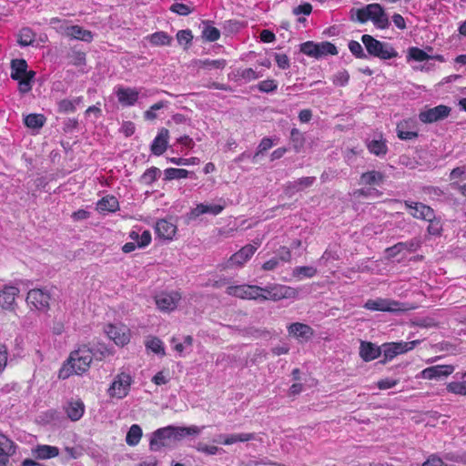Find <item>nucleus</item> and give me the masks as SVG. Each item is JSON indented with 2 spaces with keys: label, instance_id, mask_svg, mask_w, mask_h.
<instances>
[{
  "label": "nucleus",
  "instance_id": "1",
  "mask_svg": "<svg viewBox=\"0 0 466 466\" xmlns=\"http://www.w3.org/2000/svg\"><path fill=\"white\" fill-rule=\"evenodd\" d=\"M94 353L86 346H81L72 351L67 362L59 370V378L66 379L72 374L86 372L93 360Z\"/></svg>",
  "mask_w": 466,
  "mask_h": 466
},
{
  "label": "nucleus",
  "instance_id": "2",
  "mask_svg": "<svg viewBox=\"0 0 466 466\" xmlns=\"http://www.w3.org/2000/svg\"><path fill=\"white\" fill-rule=\"evenodd\" d=\"M351 20L361 24L370 20L373 25L380 29H386L390 25V21L383 7L380 4H369L362 8L350 10Z\"/></svg>",
  "mask_w": 466,
  "mask_h": 466
},
{
  "label": "nucleus",
  "instance_id": "3",
  "mask_svg": "<svg viewBox=\"0 0 466 466\" xmlns=\"http://www.w3.org/2000/svg\"><path fill=\"white\" fill-rule=\"evenodd\" d=\"M11 77L18 82V89L22 94H26L32 89V82L35 72L27 70V63L24 59H15L11 63Z\"/></svg>",
  "mask_w": 466,
  "mask_h": 466
},
{
  "label": "nucleus",
  "instance_id": "4",
  "mask_svg": "<svg viewBox=\"0 0 466 466\" xmlns=\"http://www.w3.org/2000/svg\"><path fill=\"white\" fill-rule=\"evenodd\" d=\"M361 41L369 55L382 60L391 59L398 56V52L393 46L385 42H380L370 35H363Z\"/></svg>",
  "mask_w": 466,
  "mask_h": 466
},
{
  "label": "nucleus",
  "instance_id": "5",
  "mask_svg": "<svg viewBox=\"0 0 466 466\" xmlns=\"http://www.w3.org/2000/svg\"><path fill=\"white\" fill-rule=\"evenodd\" d=\"M133 382L134 380L129 373L125 371L119 372L114 377L107 389V395L110 398L122 400L128 395Z\"/></svg>",
  "mask_w": 466,
  "mask_h": 466
},
{
  "label": "nucleus",
  "instance_id": "6",
  "mask_svg": "<svg viewBox=\"0 0 466 466\" xmlns=\"http://www.w3.org/2000/svg\"><path fill=\"white\" fill-rule=\"evenodd\" d=\"M297 293L294 288L280 284H271L262 288V296L260 299L278 301L283 299L295 298Z\"/></svg>",
  "mask_w": 466,
  "mask_h": 466
},
{
  "label": "nucleus",
  "instance_id": "7",
  "mask_svg": "<svg viewBox=\"0 0 466 466\" xmlns=\"http://www.w3.org/2000/svg\"><path fill=\"white\" fill-rule=\"evenodd\" d=\"M61 24L57 28L61 33L65 34L66 36L90 42L93 39V35L90 31L82 28L79 25H66L65 22L57 18L54 17L50 20V25L56 26V25Z\"/></svg>",
  "mask_w": 466,
  "mask_h": 466
},
{
  "label": "nucleus",
  "instance_id": "8",
  "mask_svg": "<svg viewBox=\"0 0 466 466\" xmlns=\"http://www.w3.org/2000/svg\"><path fill=\"white\" fill-rule=\"evenodd\" d=\"M364 308L369 310L386 311V312H397L407 310L408 308L393 299L377 298L375 299H368L364 304Z\"/></svg>",
  "mask_w": 466,
  "mask_h": 466
},
{
  "label": "nucleus",
  "instance_id": "9",
  "mask_svg": "<svg viewBox=\"0 0 466 466\" xmlns=\"http://www.w3.org/2000/svg\"><path fill=\"white\" fill-rule=\"evenodd\" d=\"M226 292L241 299H258L262 296V288L257 285H232L227 288Z\"/></svg>",
  "mask_w": 466,
  "mask_h": 466
},
{
  "label": "nucleus",
  "instance_id": "10",
  "mask_svg": "<svg viewBox=\"0 0 466 466\" xmlns=\"http://www.w3.org/2000/svg\"><path fill=\"white\" fill-rule=\"evenodd\" d=\"M50 294L41 289H33L28 291L26 296V303L32 309L39 311H47L50 306Z\"/></svg>",
  "mask_w": 466,
  "mask_h": 466
},
{
  "label": "nucleus",
  "instance_id": "11",
  "mask_svg": "<svg viewBox=\"0 0 466 466\" xmlns=\"http://www.w3.org/2000/svg\"><path fill=\"white\" fill-rule=\"evenodd\" d=\"M105 332L117 346L123 347L130 341V329L124 324H107Z\"/></svg>",
  "mask_w": 466,
  "mask_h": 466
},
{
  "label": "nucleus",
  "instance_id": "12",
  "mask_svg": "<svg viewBox=\"0 0 466 466\" xmlns=\"http://www.w3.org/2000/svg\"><path fill=\"white\" fill-rule=\"evenodd\" d=\"M175 443L173 434H171L170 427H164L153 432L150 439L149 446L154 451H159L163 447H170Z\"/></svg>",
  "mask_w": 466,
  "mask_h": 466
},
{
  "label": "nucleus",
  "instance_id": "13",
  "mask_svg": "<svg viewBox=\"0 0 466 466\" xmlns=\"http://www.w3.org/2000/svg\"><path fill=\"white\" fill-rule=\"evenodd\" d=\"M181 299L177 291L161 292L155 297L157 307L162 311L174 310Z\"/></svg>",
  "mask_w": 466,
  "mask_h": 466
},
{
  "label": "nucleus",
  "instance_id": "14",
  "mask_svg": "<svg viewBox=\"0 0 466 466\" xmlns=\"http://www.w3.org/2000/svg\"><path fill=\"white\" fill-rule=\"evenodd\" d=\"M404 205L410 210V215L416 219L427 221L433 218L435 211L428 205L409 200L404 201Z\"/></svg>",
  "mask_w": 466,
  "mask_h": 466
},
{
  "label": "nucleus",
  "instance_id": "15",
  "mask_svg": "<svg viewBox=\"0 0 466 466\" xmlns=\"http://www.w3.org/2000/svg\"><path fill=\"white\" fill-rule=\"evenodd\" d=\"M450 107L440 105L421 111L419 115V118L423 123H433L444 119L450 115Z\"/></svg>",
  "mask_w": 466,
  "mask_h": 466
},
{
  "label": "nucleus",
  "instance_id": "16",
  "mask_svg": "<svg viewBox=\"0 0 466 466\" xmlns=\"http://www.w3.org/2000/svg\"><path fill=\"white\" fill-rule=\"evenodd\" d=\"M287 329L289 335L292 336L299 341H308L314 335L313 329L310 326L301 322L291 323L288 326Z\"/></svg>",
  "mask_w": 466,
  "mask_h": 466
},
{
  "label": "nucleus",
  "instance_id": "17",
  "mask_svg": "<svg viewBox=\"0 0 466 466\" xmlns=\"http://www.w3.org/2000/svg\"><path fill=\"white\" fill-rule=\"evenodd\" d=\"M19 294V289L14 286H5L0 290V309L4 310H14L15 306V298Z\"/></svg>",
  "mask_w": 466,
  "mask_h": 466
},
{
  "label": "nucleus",
  "instance_id": "18",
  "mask_svg": "<svg viewBox=\"0 0 466 466\" xmlns=\"http://www.w3.org/2000/svg\"><path fill=\"white\" fill-rule=\"evenodd\" d=\"M454 371L452 365H435L424 369L420 377L426 380H438L441 378L448 377Z\"/></svg>",
  "mask_w": 466,
  "mask_h": 466
},
{
  "label": "nucleus",
  "instance_id": "19",
  "mask_svg": "<svg viewBox=\"0 0 466 466\" xmlns=\"http://www.w3.org/2000/svg\"><path fill=\"white\" fill-rule=\"evenodd\" d=\"M155 230L158 238L172 240L177 233V228L171 220L160 219L156 223Z\"/></svg>",
  "mask_w": 466,
  "mask_h": 466
},
{
  "label": "nucleus",
  "instance_id": "20",
  "mask_svg": "<svg viewBox=\"0 0 466 466\" xmlns=\"http://www.w3.org/2000/svg\"><path fill=\"white\" fill-rule=\"evenodd\" d=\"M118 102L124 106H131L138 99L139 91L136 88L119 86L116 90Z\"/></svg>",
  "mask_w": 466,
  "mask_h": 466
},
{
  "label": "nucleus",
  "instance_id": "21",
  "mask_svg": "<svg viewBox=\"0 0 466 466\" xmlns=\"http://www.w3.org/2000/svg\"><path fill=\"white\" fill-rule=\"evenodd\" d=\"M397 134L402 140H411L418 137L416 121L413 119L403 120L397 125Z\"/></svg>",
  "mask_w": 466,
  "mask_h": 466
},
{
  "label": "nucleus",
  "instance_id": "22",
  "mask_svg": "<svg viewBox=\"0 0 466 466\" xmlns=\"http://www.w3.org/2000/svg\"><path fill=\"white\" fill-rule=\"evenodd\" d=\"M15 452L14 442L0 433V466H7L9 458Z\"/></svg>",
  "mask_w": 466,
  "mask_h": 466
},
{
  "label": "nucleus",
  "instance_id": "23",
  "mask_svg": "<svg viewBox=\"0 0 466 466\" xmlns=\"http://www.w3.org/2000/svg\"><path fill=\"white\" fill-rule=\"evenodd\" d=\"M257 248L254 245H246L230 257L229 262L232 265L241 267L254 255Z\"/></svg>",
  "mask_w": 466,
  "mask_h": 466
},
{
  "label": "nucleus",
  "instance_id": "24",
  "mask_svg": "<svg viewBox=\"0 0 466 466\" xmlns=\"http://www.w3.org/2000/svg\"><path fill=\"white\" fill-rule=\"evenodd\" d=\"M223 209V205L201 203L197 205V207L190 211L189 217L190 218H196L203 214H211L213 216H217L220 214Z\"/></svg>",
  "mask_w": 466,
  "mask_h": 466
},
{
  "label": "nucleus",
  "instance_id": "25",
  "mask_svg": "<svg viewBox=\"0 0 466 466\" xmlns=\"http://www.w3.org/2000/svg\"><path fill=\"white\" fill-rule=\"evenodd\" d=\"M169 427H170L171 434H173V439H174L175 443L183 440L187 436L198 435L201 432L202 429L204 428V427L199 428L196 425H192L189 427H176V426H169Z\"/></svg>",
  "mask_w": 466,
  "mask_h": 466
},
{
  "label": "nucleus",
  "instance_id": "26",
  "mask_svg": "<svg viewBox=\"0 0 466 466\" xmlns=\"http://www.w3.org/2000/svg\"><path fill=\"white\" fill-rule=\"evenodd\" d=\"M168 137L169 133L167 128L160 129L151 145V151L153 154L160 156L166 151Z\"/></svg>",
  "mask_w": 466,
  "mask_h": 466
},
{
  "label": "nucleus",
  "instance_id": "27",
  "mask_svg": "<svg viewBox=\"0 0 466 466\" xmlns=\"http://www.w3.org/2000/svg\"><path fill=\"white\" fill-rule=\"evenodd\" d=\"M255 433H233L229 435H219L218 441L223 445H232L237 442H246L255 440Z\"/></svg>",
  "mask_w": 466,
  "mask_h": 466
},
{
  "label": "nucleus",
  "instance_id": "28",
  "mask_svg": "<svg viewBox=\"0 0 466 466\" xmlns=\"http://www.w3.org/2000/svg\"><path fill=\"white\" fill-rule=\"evenodd\" d=\"M381 353L380 348L371 342L362 341L360 347V356L364 361H371Z\"/></svg>",
  "mask_w": 466,
  "mask_h": 466
},
{
  "label": "nucleus",
  "instance_id": "29",
  "mask_svg": "<svg viewBox=\"0 0 466 466\" xmlns=\"http://www.w3.org/2000/svg\"><path fill=\"white\" fill-rule=\"evenodd\" d=\"M32 453L38 460H47L58 456L59 450L56 446L39 444L32 450Z\"/></svg>",
  "mask_w": 466,
  "mask_h": 466
},
{
  "label": "nucleus",
  "instance_id": "30",
  "mask_svg": "<svg viewBox=\"0 0 466 466\" xmlns=\"http://www.w3.org/2000/svg\"><path fill=\"white\" fill-rule=\"evenodd\" d=\"M367 147L371 154H374L378 157L386 155L388 151L386 141L381 136H380L378 138H374L369 141L367 143Z\"/></svg>",
  "mask_w": 466,
  "mask_h": 466
},
{
  "label": "nucleus",
  "instance_id": "31",
  "mask_svg": "<svg viewBox=\"0 0 466 466\" xmlns=\"http://www.w3.org/2000/svg\"><path fill=\"white\" fill-rule=\"evenodd\" d=\"M383 180L384 175L381 172L371 170L365 172L360 176V184L369 186L380 185L383 182Z\"/></svg>",
  "mask_w": 466,
  "mask_h": 466
},
{
  "label": "nucleus",
  "instance_id": "32",
  "mask_svg": "<svg viewBox=\"0 0 466 466\" xmlns=\"http://www.w3.org/2000/svg\"><path fill=\"white\" fill-rule=\"evenodd\" d=\"M146 39L155 46H170L172 37L164 31L156 32L146 37Z\"/></svg>",
  "mask_w": 466,
  "mask_h": 466
},
{
  "label": "nucleus",
  "instance_id": "33",
  "mask_svg": "<svg viewBox=\"0 0 466 466\" xmlns=\"http://www.w3.org/2000/svg\"><path fill=\"white\" fill-rule=\"evenodd\" d=\"M118 201L113 196H106L100 199L96 204V208L100 212H114L118 209Z\"/></svg>",
  "mask_w": 466,
  "mask_h": 466
},
{
  "label": "nucleus",
  "instance_id": "34",
  "mask_svg": "<svg viewBox=\"0 0 466 466\" xmlns=\"http://www.w3.org/2000/svg\"><path fill=\"white\" fill-rule=\"evenodd\" d=\"M446 389L452 394L466 396V371L462 374L461 380L449 382Z\"/></svg>",
  "mask_w": 466,
  "mask_h": 466
},
{
  "label": "nucleus",
  "instance_id": "35",
  "mask_svg": "<svg viewBox=\"0 0 466 466\" xmlns=\"http://www.w3.org/2000/svg\"><path fill=\"white\" fill-rule=\"evenodd\" d=\"M85 406L82 401H72L68 404L66 413L72 420H78L84 414Z\"/></svg>",
  "mask_w": 466,
  "mask_h": 466
},
{
  "label": "nucleus",
  "instance_id": "36",
  "mask_svg": "<svg viewBox=\"0 0 466 466\" xmlns=\"http://www.w3.org/2000/svg\"><path fill=\"white\" fill-rule=\"evenodd\" d=\"M142 437V430L139 425L134 424L127 431L126 441L129 446H136Z\"/></svg>",
  "mask_w": 466,
  "mask_h": 466
},
{
  "label": "nucleus",
  "instance_id": "37",
  "mask_svg": "<svg viewBox=\"0 0 466 466\" xmlns=\"http://www.w3.org/2000/svg\"><path fill=\"white\" fill-rule=\"evenodd\" d=\"M317 269L310 266L296 267L292 271V276L298 280L304 278H312L316 275Z\"/></svg>",
  "mask_w": 466,
  "mask_h": 466
},
{
  "label": "nucleus",
  "instance_id": "38",
  "mask_svg": "<svg viewBox=\"0 0 466 466\" xmlns=\"http://www.w3.org/2000/svg\"><path fill=\"white\" fill-rule=\"evenodd\" d=\"M146 347L152 352L164 356L166 354L163 342L157 337H150L146 340Z\"/></svg>",
  "mask_w": 466,
  "mask_h": 466
},
{
  "label": "nucleus",
  "instance_id": "39",
  "mask_svg": "<svg viewBox=\"0 0 466 466\" xmlns=\"http://www.w3.org/2000/svg\"><path fill=\"white\" fill-rule=\"evenodd\" d=\"M46 118L41 114H30L25 116V124L29 128H40L44 126Z\"/></svg>",
  "mask_w": 466,
  "mask_h": 466
},
{
  "label": "nucleus",
  "instance_id": "40",
  "mask_svg": "<svg viewBox=\"0 0 466 466\" xmlns=\"http://www.w3.org/2000/svg\"><path fill=\"white\" fill-rule=\"evenodd\" d=\"M189 175V171L183 168L169 167L165 170L167 180L186 178Z\"/></svg>",
  "mask_w": 466,
  "mask_h": 466
},
{
  "label": "nucleus",
  "instance_id": "41",
  "mask_svg": "<svg viewBox=\"0 0 466 466\" xmlns=\"http://www.w3.org/2000/svg\"><path fill=\"white\" fill-rule=\"evenodd\" d=\"M427 222H429V226L427 228V232L430 235L433 236H439L441 235L442 231V223L440 218L436 217V214L434 213L433 218L428 219Z\"/></svg>",
  "mask_w": 466,
  "mask_h": 466
},
{
  "label": "nucleus",
  "instance_id": "42",
  "mask_svg": "<svg viewBox=\"0 0 466 466\" xmlns=\"http://www.w3.org/2000/svg\"><path fill=\"white\" fill-rule=\"evenodd\" d=\"M35 41V34L30 28H23L18 35V43L21 46H27Z\"/></svg>",
  "mask_w": 466,
  "mask_h": 466
},
{
  "label": "nucleus",
  "instance_id": "43",
  "mask_svg": "<svg viewBox=\"0 0 466 466\" xmlns=\"http://www.w3.org/2000/svg\"><path fill=\"white\" fill-rule=\"evenodd\" d=\"M408 58L418 62H422L431 59V56L418 47H410L408 50Z\"/></svg>",
  "mask_w": 466,
  "mask_h": 466
},
{
  "label": "nucleus",
  "instance_id": "44",
  "mask_svg": "<svg viewBox=\"0 0 466 466\" xmlns=\"http://www.w3.org/2000/svg\"><path fill=\"white\" fill-rule=\"evenodd\" d=\"M159 175L160 170L157 167H152L145 171L141 177V181L146 185H150L157 180Z\"/></svg>",
  "mask_w": 466,
  "mask_h": 466
},
{
  "label": "nucleus",
  "instance_id": "45",
  "mask_svg": "<svg viewBox=\"0 0 466 466\" xmlns=\"http://www.w3.org/2000/svg\"><path fill=\"white\" fill-rule=\"evenodd\" d=\"M273 145H274V143H273V141L269 137L262 138V140L260 141V143L258 146L257 152L255 153V155L252 157V161L254 163H256L257 162V158L258 157V156L260 154H263L264 152H266L269 148H271L273 147Z\"/></svg>",
  "mask_w": 466,
  "mask_h": 466
},
{
  "label": "nucleus",
  "instance_id": "46",
  "mask_svg": "<svg viewBox=\"0 0 466 466\" xmlns=\"http://www.w3.org/2000/svg\"><path fill=\"white\" fill-rule=\"evenodd\" d=\"M337 53L336 46L329 42L318 44V57L325 55H336Z\"/></svg>",
  "mask_w": 466,
  "mask_h": 466
},
{
  "label": "nucleus",
  "instance_id": "47",
  "mask_svg": "<svg viewBox=\"0 0 466 466\" xmlns=\"http://www.w3.org/2000/svg\"><path fill=\"white\" fill-rule=\"evenodd\" d=\"M203 37L210 42L217 41L220 36V32L218 28L211 26V25H206L202 31Z\"/></svg>",
  "mask_w": 466,
  "mask_h": 466
},
{
  "label": "nucleus",
  "instance_id": "48",
  "mask_svg": "<svg viewBox=\"0 0 466 466\" xmlns=\"http://www.w3.org/2000/svg\"><path fill=\"white\" fill-rule=\"evenodd\" d=\"M171 342L174 344V350L181 354L185 350H187L192 346L193 339L191 336H186L183 342H177V339L173 338Z\"/></svg>",
  "mask_w": 466,
  "mask_h": 466
},
{
  "label": "nucleus",
  "instance_id": "49",
  "mask_svg": "<svg viewBox=\"0 0 466 466\" xmlns=\"http://www.w3.org/2000/svg\"><path fill=\"white\" fill-rule=\"evenodd\" d=\"M238 76L246 81H251L263 76L260 72H256L252 68H244L238 71Z\"/></svg>",
  "mask_w": 466,
  "mask_h": 466
},
{
  "label": "nucleus",
  "instance_id": "50",
  "mask_svg": "<svg viewBox=\"0 0 466 466\" xmlns=\"http://www.w3.org/2000/svg\"><path fill=\"white\" fill-rule=\"evenodd\" d=\"M300 51L309 56L318 58V44L311 41L303 43L300 46Z\"/></svg>",
  "mask_w": 466,
  "mask_h": 466
},
{
  "label": "nucleus",
  "instance_id": "51",
  "mask_svg": "<svg viewBox=\"0 0 466 466\" xmlns=\"http://www.w3.org/2000/svg\"><path fill=\"white\" fill-rule=\"evenodd\" d=\"M168 161L177 166H192L198 165L200 160L198 157L183 158V157H170Z\"/></svg>",
  "mask_w": 466,
  "mask_h": 466
},
{
  "label": "nucleus",
  "instance_id": "52",
  "mask_svg": "<svg viewBox=\"0 0 466 466\" xmlns=\"http://www.w3.org/2000/svg\"><path fill=\"white\" fill-rule=\"evenodd\" d=\"M196 450L199 452H202V453H205L208 455H215V454L218 453V451H220V449L217 446L208 445L203 442H198L196 445Z\"/></svg>",
  "mask_w": 466,
  "mask_h": 466
},
{
  "label": "nucleus",
  "instance_id": "53",
  "mask_svg": "<svg viewBox=\"0 0 466 466\" xmlns=\"http://www.w3.org/2000/svg\"><path fill=\"white\" fill-rule=\"evenodd\" d=\"M315 180H316L315 177H300V178L295 180L294 186L296 187L297 189L301 191L307 187H311L313 185V183L315 182Z\"/></svg>",
  "mask_w": 466,
  "mask_h": 466
},
{
  "label": "nucleus",
  "instance_id": "54",
  "mask_svg": "<svg viewBox=\"0 0 466 466\" xmlns=\"http://www.w3.org/2000/svg\"><path fill=\"white\" fill-rule=\"evenodd\" d=\"M394 345V348L396 350L397 354L405 353L410 350H412L415 345L418 343V341H410V342H392Z\"/></svg>",
  "mask_w": 466,
  "mask_h": 466
},
{
  "label": "nucleus",
  "instance_id": "55",
  "mask_svg": "<svg viewBox=\"0 0 466 466\" xmlns=\"http://www.w3.org/2000/svg\"><path fill=\"white\" fill-rule=\"evenodd\" d=\"M200 66L204 68H224L226 66V61L223 59H218V60H204L199 61Z\"/></svg>",
  "mask_w": 466,
  "mask_h": 466
},
{
  "label": "nucleus",
  "instance_id": "56",
  "mask_svg": "<svg viewBox=\"0 0 466 466\" xmlns=\"http://www.w3.org/2000/svg\"><path fill=\"white\" fill-rule=\"evenodd\" d=\"M349 49L358 58H365L367 56L361 45L357 41L351 40L349 43Z\"/></svg>",
  "mask_w": 466,
  "mask_h": 466
},
{
  "label": "nucleus",
  "instance_id": "57",
  "mask_svg": "<svg viewBox=\"0 0 466 466\" xmlns=\"http://www.w3.org/2000/svg\"><path fill=\"white\" fill-rule=\"evenodd\" d=\"M245 334L248 337L258 339L268 337L269 335V332L264 329H257L250 327L245 330Z\"/></svg>",
  "mask_w": 466,
  "mask_h": 466
},
{
  "label": "nucleus",
  "instance_id": "58",
  "mask_svg": "<svg viewBox=\"0 0 466 466\" xmlns=\"http://www.w3.org/2000/svg\"><path fill=\"white\" fill-rule=\"evenodd\" d=\"M350 79V75L347 71H339L333 76V83L336 86H343Z\"/></svg>",
  "mask_w": 466,
  "mask_h": 466
},
{
  "label": "nucleus",
  "instance_id": "59",
  "mask_svg": "<svg viewBox=\"0 0 466 466\" xmlns=\"http://www.w3.org/2000/svg\"><path fill=\"white\" fill-rule=\"evenodd\" d=\"M193 38L190 30H180L177 34V40L180 45H188Z\"/></svg>",
  "mask_w": 466,
  "mask_h": 466
},
{
  "label": "nucleus",
  "instance_id": "60",
  "mask_svg": "<svg viewBox=\"0 0 466 466\" xmlns=\"http://www.w3.org/2000/svg\"><path fill=\"white\" fill-rule=\"evenodd\" d=\"M277 87H278L277 83L274 80H271V79L261 81L258 84V89L261 92L268 93V92L276 90Z\"/></svg>",
  "mask_w": 466,
  "mask_h": 466
},
{
  "label": "nucleus",
  "instance_id": "61",
  "mask_svg": "<svg viewBox=\"0 0 466 466\" xmlns=\"http://www.w3.org/2000/svg\"><path fill=\"white\" fill-rule=\"evenodd\" d=\"M8 350L5 345L0 344V374L5 370L7 365Z\"/></svg>",
  "mask_w": 466,
  "mask_h": 466
},
{
  "label": "nucleus",
  "instance_id": "62",
  "mask_svg": "<svg viewBox=\"0 0 466 466\" xmlns=\"http://www.w3.org/2000/svg\"><path fill=\"white\" fill-rule=\"evenodd\" d=\"M380 350L383 352L385 359L388 360H391L398 355L393 343L383 344Z\"/></svg>",
  "mask_w": 466,
  "mask_h": 466
},
{
  "label": "nucleus",
  "instance_id": "63",
  "mask_svg": "<svg viewBox=\"0 0 466 466\" xmlns=\"http://www.w3.org/2000/svg\"><path fill=\"white\" fill-rule=\"evenodd\" d=\"M274 56L276 63L279 68L287 69L289 67V59L287 55L276 53Z\"/></svg>",
  "mask_w": 466,
  "mask_h": 466
},
{
  "label": "nucleus",
  "instance_id": "64",
  "mask_svg": "<svg viewBox=\"0 0 466 466\" xmlns=\"http://www.w3.org/2000/svg\"><path fill=\"white\" fill-rule=\"evenodd\" d=\"M170 10L181 15H187L191 13V10L187 5L179 3L173 4Z\"/></svg>",
  "mask_w": 466,
  "mask_h": 466
}]
</instances>
